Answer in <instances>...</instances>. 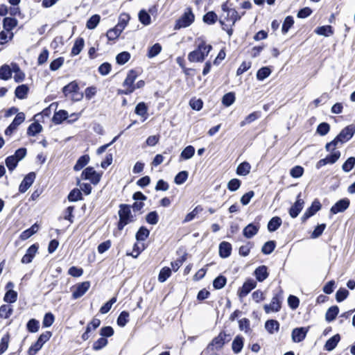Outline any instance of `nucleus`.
Wrapping results in <instances>:
<instances>
[{
    "mask_svg": "<svg viewBox=\"0 0 355 355\" xmlns=\"http://www.w3.org/2000/svg\"><path fill=\"white\" fill-rule=\"evenodd\" d=\"M130 59V54L128 51H123L119 53L116 57L117 64L123 65Z\"/></svg>",
    "mask_w": 355,
    "mask_h": 355,
    "instance_id": "obj_44",
    "label": "nucleus"
},
{
    "mask_svg": "<svg viewBox=\"0 0 355 355\" xmlns=\"http://www.w3.org/2000/svg\"><path fill=\"white\" fill-rule=\"evenodd\" d=\"M349 295V291L343 288H340L336 293V299L337 302H340L345 300Z\"/></svg>",
    "mask_w": 355,
    "mask_h": 355,
    "instance_id": "obj_63",
    "label": "nucleus"
},
{
    "mask_svg": "<svg viewBox=\"0 0 355 355\" xmlns=\"http://www.w3.org/2000/svg\"><path fill=\"white\" fill-rule=\"evenodd\" d=\"M260 117V113L259 112H254L250 114H248L241 123L240 125L243 127L248 124L251 123L252 122L256 121L257 119Z\"/></svg>",
    "mask_w": 355,
    "mask_h": 355,
    "instance_id": "obj_37",
    "label": "nucleus"
},
{
    "mask_svg": "<svg viewBox=\"0 0 355 355\" xmlns=\"http://www.w3.org/2000/svg\"><path fill=\"white\" fill-rule=\"evenodd\" d=\"M171 275V270L168 267L163 268L159 274L158 280L159 282H164Z\"/></svg>",
    "mask_w": 355,
    "mask_h": 355,
    "instance_id": "obj_52",
    "label": "nucleus"
},
{
    "mask_svg": "<svg viewBox=\"0 0 355 355\" xmlns=\"http://www.w3.org/2000/svg\"><path fill=\"white\" fill-rule=\"evenodd\" d=\"M14 36L12 31H7L3 30L0 33V40L1 44H4L11 40Z\"/></svg>",
    "mask_w": 355,
    "mask_h": 355,
    "instance_id": "obj_58",
    "label": "nucleus"
},
{
    "mask_svg": "<svg viewBox=\"0 0 355 355\" xmlns=\"http://www.w3.org/2000/svg\"><path fill=\"white\" fill-rule=\"evenodd\" d=\"M265 328L267 331L271 334L278 331L279 328V324L277 320H269L266 321L265 324Z\"/></svg>",
    "mask_w": 355,
    "mask_h": 355,
    "instance_id": "obj_31",
    "label": "nucleus"
},
{
    "mask_svg": "<svg viewBox=\"0 0 355 355\" xmlns=\"http://www.w3.org/2000/svg\"><path fill=\"white\" fill-rule=\"evenodd\" d=\"M283 301V291L279 290L277 293L274 294L270 303L266 304L263 306V309L266 313H277L280 311L282 308V303Z\"/></svg>",
    "mask_w": 355,
    "mask_h": 355,
    "instance_id": "obj_5",
    "label": "nucleus"
},
{
    "mask_svg": "<svg viewBox=\"0 0 355 355\" xmlns=\"http://www.w3.org/2000/svg\"><path fill=\"white\" fill-rule=\"evenodd\" d=\"M17 25V19L10 17H6L3 19V29L7 31H12Z\"/></svg>",
    "mask_w": 355,
    "mask_h": 355,
    "instance_id": "obj_40",
    "label": "nucleus"
},
{
    "mask_svg": "<svg viewBox=\"0 0 355 355\" xmlns=\"http://www.w3.org/2000/svg\"><path fill=\"white\" fill-rule=\"evenodd\" d=\"M12 306L8 304H3L0 306V318H8L12 314Z\"/></svg>",
    "mask_w": 355,
    "mask_h": 355,
    "instance_id": "obj_38",
    "label": "nucleus"
},
{
    "mask_svg": "<svg viewBox=\"0 0 355 355\" xmlns=\"http://www.w3.org/2000/svg\"><path fill=\"white\" fill-rule=\"evenodd\" d=\"M314 32L318 35L324 37H329L334 33L332 26L329 25L318 27L315 29Z\"/></svg>",
    "mask_w": 355,
    "mask_h": 355,
    "instance_id": "obj_22",
    "label": "nucleus"
},
{
    "mask_svg": "<svg viewBox=\"0 0 355 355\" xmlns=\"http://www.w3.org/2000/svg\"><path fill=\"white\" fill-rule=\"evenodd\" d=\"M107 340L103 337L100 338L93 344L92 348L95 351H98L107 345Z\"/></svg>",
    "mask_w": 355,
    "mask_h": 355,
    "instance_id": "obj_61",
    "label": "nucleus"
},
{
    "mask_svg": "<svg viewBox=\"0 0 355 355\" xmlns=\"http://www.w3.org/2000/svg\"><path fill=\"white\" fill-rule=\"evenodd\" d=\"M85 45V41L83 38L78 37L76 40L73 46L71 49V55H78L81 51L83 50Z\"/></svg>",
    "mask_w": 355,
    "mask_h": 355,
    "instance_id": "obj_26",
    "label": "nucleus"
},
{
    "mask_svg": "<svg viewBox=\"0 0 355 355\" xmlns=\"http://www.w3.org/2000/svg\"><path fill=\"white\" fill-rule=\"evenodd\" d=\"M28 91L29 88L26 85H21L15 89V94L17 98L24 99L26 98Z\"/></svg>",
    "mask_w": 355,
    "mask_h": 355,
    "instance_id": "obj_28",
    "label": "nucleus"
},
{
    "mask_svg": "<svg viewBox=\"0 0 355 355\" xmlns=\"http://www.w3.org/2000/svg\"><path fill=\"white\" fill-rule=\"evenodd\" d=\"M119 216L118 228L119 230H123L125 225L133 221V216L131 214L130 207L127 205H120Z\"/></svg>",
    "mask_w": 355,
    "mask_h": 355,
    "instance_id": "obj_6",
    "label": "nucleus"
},
{
    "mask_svg": "<svg viewBox=\"0 0 355 355\" xmlns=\"http://www.w3.org/2000/svg\"><path fill=\"white\" fill-rule=\"evenodd\" d=\"M25 120V114L23 112L17 113L12 122L10 125L17 130V127L21 124Z\"/></svg>",
    "mask_w": 355,
    "mask_h": 355,
    "instance_id": "obj_48",
    "label": "nucleus"
},
{
    "mask_svg": "<svg viewBox=\"0 0 355 355\" xmlns=\"http://www.w3.org/2000/svg\"><path fill=\"white\" fill-rule=\"evenodd\" d=\"M38 245L37 244H33L27 250L26 254L24 255V257L21 259V263H31L33 258L35 257L36 253L38 250Z\"/></svg>",
    "mask_w": 355,
    "mask_h": 355,
    "instance_id": "obj_16",
    "label": "nucleus"
},
{
    "mask_svg": "<svg viewBox=\"0 0 355 355\" xmlns=\"http://www.w3.org/2000/svg\"><path fill=\"white\" fill-rule=\"evenodd\" d=\"M218 16L213 11L208 12L203 17V21L207 24H214L216 22Z\"/></svg>",
    "mask_w": 355,
    "mask_h": 355,
    "instance_id": "obj_45",
    "label": "nucleus"
},
{
    "mask_svg": "<svg viewBox=\"0 0 355 355\" xmlns=\"http://www.w3.org/2000/svg\"><path fill=\"white\" fill-rule=\"evenodd\" d=\"M339 309L337 306H331L327 311L325 315L326 320L331 322L336 318L338 314Z\"/></svg>",
    "mask_w": 355,
    "mask_h": 355,
    "instance_id": "obj_36",
    "label": "nucleus"
},
{
    "mask_svg": "<svg viewBox=\"0 0 355 355\" xmlns=\"http://www.w3.org/2000/svg\"><path fill=\"white\" fill-rule=\"evenodd\" d=\"M340 340V336L339 334H336L331 338H330L325 343L324 345V349L327 351H331L333 350L338 345Z\"/></svg>",
    "mask_w": 355,
    "mask_h": 355,
    "instance_id": "obj_24",
    "label": "nucleus"
},
{
    "mask_svg": "<svg viewBox=\"0 0 355 355\" xmlns=\"http://www.w3.org/2000/svg\"><path fill=\"white\" fill-rule=\"evenodd\" d=\"M282 220L278 216L272 217L268 224V230L269 232H275L282 225Z\"/></svg>",
    "mask_w": 355,
    "mask_h": 355,
    "instance_id": "obj_30",
    "label": "nucleus"
},
{
    "mask_svg": "<svg viewBox=\"0 0 355 355\" xmlns=\"http://www.w3.org/2000/svg\"><path fill=\"white\" fill-rule=\"evenodd\" d=\"M187 178H188V172H187L185 171H180V173H178L175 175L174 181H175V183L177 184H182L184 182H185V181L187 180Z\"/></svg>",
    "mask_w": 355,
    "mask_h": 355,
    "instance_id": "obj_59",
    "label": "nucleus"
},
{
    "mask_svg": "<svg viewBox=\"0 0 355 355\" xmlns=\"http://www.w3.org/2000/svg\"><path fill=\"white\" fill-rule=\"evenodd\" d=\"M149 234L150 232L147 228L141 227L136 234V239L139 241H145L148 237Z\"/></svg>",
    "mask_w": 355,
    "mask_h": 355,
    "instance_id": "obj_46",
    "label": "nucleus"
},
{
    "mask_svg": "<svg viewBox=\"0 0 355 355\" xmlns=\"http://www.w3.org/2000/svg\"><path fill=\"white\" fill-rule=\"evenodd\" d=\"M254 276L256 277V279L261 282L264 281L268 276V269L266 266H259L255 270H254Z\"/></svg>",
    "mask_w": 355,
    "mask_h": 355,
    "instance_id": "obj_21",
    "label": "nucleus"
},
{
    "mask_svg": "<svg viewBox=\"0 0 355 355\" xmlns=\"http://www.w3.org/2000/svg\"><path fill=\"white\" fill-rule=\"evenodd\" d=\"M197 48L190 52L188 60L191 62H202L212 49L211 44H207L202 38L196 40Z\"/></svg>",
    "mask_w": 355,
    "mask_h": 355,
    "instance_id": "obj_2",
    "label": "nucleus"
},
{
    "mask_svg": "<svg viewBox=\"0 0 355 355\" xmlns=\"http://www.w3.org/2000/svg\"><path fill=\"white\" fill-rule=\"evenodd\" d=\"M294 24V20L292 17L288 16L285 18L284 21L282 25V31L284 34L288 33L289 29L293 26Z\"/></svg>",
    "mask_w": 355,
    "mask_h": 355,
    "instance_id": "obj_54",
    "label": "nucleus"
},
{
    "mask_svg": "<svg viewBox=\"0 0 355 355\" xmlns=\"http://www.w3.org/2000/svg\"><path fill=\"white\" fill-rule=\"evenodd\" d=\"M17 300V293L14 290L6 291L3 297L4 302L7 303H14Z\"/></svg>",
    "mask_w": 355,
    "mask_h": 355,
    "instance_id": "obj_42",
    "label": "nucleus"
},
{
    "mask_svg": "<svg viewBox=\"0 0 355 355\" xmlns=\"http://www.w3.org/2000/svg\"><path fill=\"white\" fill-rule=\"evenodd\" d=\"M259 229V225L250 223L243 229V234L245 238L250 239L257 234Z\"/></svg>",
    "mask_w": 355,
    "mask_h": 355,
    "instance_id": "obj_18",
    "label": "nucleus"
},
{
    "mask_svg": "<svg viewBox=\"0 0 355 355\" xmlns=\"http://www.w3.org/2000/svg\"><path fill=\"white\" fill-rule=\"evenodd\" d=\"M42 130V126L37 122L31 123L27 130V133L30 136H35Z\"/></svg>",
    "mask_w": 355,
    "mask_h": 355,
    "instance_id": "obj_41",
    "label": "nucleus"
},
{
    "mask_svg": "<svg viewBox=\"0 0 355 355\" xmlns=\"http://www.w3.org/2000/svg\"><path fill=\"white\" fill-rule=\"evenodd\" d=\"M271 73V70L268 67H261L257 73V78L259 80H263L268 77Z\"/></svg>",
    "mask_w": 355,
    "mask_h": 355,
    "instance_id": "obj_43",
    "label": "nucleus"
},
{
    "mask_svg": "<svg viewBox=\"0 0 355 355\" xmlns=\"http://www.w3.org/2000/svg\"><path fill=\"white\" fill-rule=\"evenodd\" d=\"M349 203L350 202L349 199H341L331 207L330 211L334 214H338V212H343L349 207Z\"/></svg>",
    "mask_w": 355,
    "mask_h": 355,
    "instance_id": "obj_14",
    "label": "nucleus"
},
{
    "mask_svg": "<svg viewBox=\"0 0 355 355\" xmlns=\"http://www.w3.org/2000/svg\"><path fill=\"white\" fill-rule=\"evenodd\" d=\"M79 89L78 83L76 81H72L67 85L64 87L63 93L65 96H68L72 94H76Z\"/></svg>",
    "mask_w": 355,
    "mask_h": 355,
    "instance_id": "obj_25",
    "label": "nucleus"
},
{
    "mask_svg": "<svg viewBox=\"0 0 355 355\" xmlns=\"http://www.w3.org/2000/svg\"><path fill=\"white\" fill-rule=\"evenodd\" d=\"M100 21V16L98 15H94L92 16L87 21L86 26L89 29H94L96 27Z\"/></svg>",
    "mask_w": 355,
    "mask_h": 355,
    "instance_id": "obj_57",
    "label": "nucleus"
},
{
    "mask_svg": "<svg viewBox=\"0 0 355 355\" xmlns=\"http://www.w3.org/2000/svg\"><path fill=\"white\" fill-rule=\"evenodd\" d=\"M355 165V157H349L342 166V169L345 173L349 172Z\"/></svg>",
    "mask_w": 355,
    "mask_h": 355,
    "instance_id": "obj_55",
    "label": "nucleus"
},
{
    "mask_svg": "<svg viewBox=\"0 0 355 355\" xmlns=\"http://www.w3.org/2000/svg\"><path fill=\"white\" fill-rule=\"evenodd\" d=\"M321 209V204L318 200H315L311 206L306 209L305 213L302 216L303 220H305L313 216L317 211H318Z\"/></svg>",
    "mask_w": 355,
    "mask_h": 355,
    "instance_id": "obj_17",
    "label": "nucleus"
},
{
    "mask_svg": "<svg viewBox=\"0 0 355 355\" xmlns=\"http://www.w3.org/2000/svg\"><path fill=\"white\" fill-rule=\"evenodd\" d=\"M330 130V125L327 123H321L318 125L316 132L321 136L326 135Z\"/></svg>",
    "mask_w": 355,
    "mask_h": 355,
    "instance_id": "obj_64",
    "label": "nucleus"
},
{
    "mask_svg": "<svg viewBox=\"0 0 355 355\" xmlns=\"http://www.w3.org/2000/svg\"><path fill=\"white\" fill-rule=\"evenodd\" d=\"M257 286V283L253 279H248L239 290L238 295L239 297H245L252 289Z\"/></svg>",
    "mask_w": 355,
    "mask_h": 355,
    "instance_id": "obj_12",
    "label": "nucleus"
},
{
    "mask_svg": "<svg viewBox=\"0 0 355 355\" xmlns=\"http://www.w3.org/2000/svg\"><path fill=\"white\" fill-rule=\"evenodd\" d=\"M300 193L297 197V200L289 209V214L292 218H296L303 209L304 202L300 198Z\"/></svg>",
    "mask_w": 355,
    "mask_h": 355,
    "instance_id": "obj_15",
    "label": "nucleus"
},
{
    "mask_svg": "<svg viewBox=\"0 0 355 355\" xmlns=\"http://www.w3.org/2000/svg\"><path fill=\"white\" fill-rule=\"evenodd\" d=\"M12 72L15 73L14 80L15 82L20 83L24 80V73L20 69L19 67L14 62H12Z\"/></svg>",
    "mask_w": 355,
    "mask_h": 355,
    "instance_id": "obj_27",
    "label": "nucleus"
},
{
    "mask_svg": "<svg viewBox=\"0 0 355 355\" xmlns=\"http://www.w3.org/2000/svg\"><path fill=\"white\" fill-rule=\"evenodd\" d=\"M148 110L146 104L144 102H140L136 105L135 112L137 115L143 118V121H145L148 116Z\"/></svg>",
    "mask_w": 355,
    "mask_h": 355,
    "instance_id": "obj_19",
    "label": "nucleus"
},
{
    "mask_svg": "<svg viewBox=\"0 0 355 355\" xmlns=\"http://www.w3.org/2000/svg\"><path fill=\"white\" fill-rule=\"evenodd\" d=\"M334 150L335 149L330 150L329 152H331V153L325 157L329 164H334L340 157V152Z\"/></svg>",
    "mask_w": 355,
    "mask_h": 355,
    "instance_id": "obj_49",
    "label": "nucleus"
},
{
    "mask_svg": "<svg viewBox=\"0 0 355 355\" xmlns=\"http://www.w3.org/2000/svg\"><path fill=\"white\" fill-rule=\"evenodd\" d=\"M221 8L223 13L219 22L223 30L227 32L229 37H231L233 33L232 26L241 19V16L235 9L230 8L227 3H223Z\"/></svg>",
    "mask_w": 355,
    "mask_h": 355,
    "instance_id": "obj_1",
    "label": "nucleus"
},
{
    "mask_svg": "<svg viewBox=\"0 0 355 355\" xmlns=\"http://www.w3.org/2000/svg\"><path fill=\"white\" fill-rule=\"evenodd\" d=\"M194 147L192 146H188L182 151L180 154V158L184 160L189 159L194 155Z\"/></svg>",
    "mask_w": 355,
    "mask_h": 355,
    "instance_id": "obj_39",
    "label": "nucleus"
},
{
    "mask_svg": "<svg viewBox=\"0 0 355 355\" xmlns=\"http://www.w3.org/2000/svg\"><path fill=\"white\" fill-rule=\"evenodd\" d=\"M35 179V174L34 173H30L26 175L19 187V191L21 193L26 192L33 184Z\"/></svg>",
    "mask_w": 355,
    "mask_h": 355,
    "instance_id": "obj_13",
    "label": "nucleus"
},
{
    "mask_svg": "<svg viewBox=\"0 0 355 355\" xmlns=\"http://www.w3.org/2000/svg\"><path fill=\"white\" fill-rule=\"evenodd\" d=\"M129 19H130L129 15L123 13L120 15L119 23L116 26H118L122 31H123L125 27L126 26Z\"/></svg>",
    "mask_w": 355,
    "mask_h": 355,
    "instance_id": "obj_60",
    "label": "nucleus"
},
{
    "mask_svg": "<svg viewBox=\"0 0 355 355\" xmlns=\"http://www.w3.org/2000/svg\"><path fill=\"white\" fill-rule=\"evenodd\" d=\"M10 343V336L8 334L4 335L0 343V355L3 354L8 349Z\"/></svg>",
    "mask_w": 355,
    "mask_h": 355,
    "instance_id": "obj_50",
    "label": "nucleus"
},
{
    "mask_svg": "<svg viewBox=\"0 0 355 355\" xmlns=\"http://www.w3.org/2000/svg\"><path fill=\"white\" fill-rule=\"evenodd\" d=\"M137 73L135 71H130L123 83V89H119L118 94L125 95L132 94L135 90V86L134 85V83L137 78Z\"/></svg>",
    "mask_w": 355,
    "mask_h": 355,
    "instance_id": "obj_7",
    "label": "nucleus"
},
{
    "mask_svg": "<svg viewBox=\"0 0 355 355\" xmlns=\"http://www.w3.org/2000/svg\"><path fill=\"white\" fill-rule=\"evenodd\" d=\"M122 31H123L121 29H120L118 26H116L114 28L107 31V37L109 40H114L120 35Z\"/></svg>",
    "mask_w": 355,
    "mask_h": 355,
    "instance_id": "obj_51",
    "label": "nucleus"
},
{
    "mask_svg": "<svg viewBox=\"0 0 355 355\" xmlns=\"http://www.w3.org/2000/svg\"><path fill=\"white\" fill-rule=\"evenodd\" d=\"M39 230V226L35 223L31 226V228L22 232L20 235V239L23 241L28 239L32 235L35 234Z\"/></svg>",
    "mask_w": 355,
    "mask_h": 355,
    "instance_id": "obj_34",
    "label": "nucleus"
},
{
    "mask_svg": "<svg viewBox=\"0 0 355 355\" xmlns=\"http://www.w3.org/2000/svg\"><path fill=\"white\" fill-rule=\"evenodd\" d=\"M90 282L88 281L78 283L74 285L72 289V297L78 299L83 296L90 288Z\"/></svg>",
    "mask_w": 355,
    "mask_h": 355,
    "instance_id": "obj_9",
    "label": "nucleus"
},
{
    "mask_svg": "<svg viewBox=\"0 0 355 355\" xmlns=\"http://www.w3.org/2000/svg\"><path fill=\"white\" fill-rule=\"evenodd\" d=\"M162 51V46L159 44L157 43L152 46L148 51V57L149 58H153L157 55Z\"/></svg>",
    "mask_w": 355,
    "mask_h": 355,
    "instance_id": "obj_53",
    "label": "nucleus"
},
{
    "mask_svg": "<svg viewBox=\"0 0 355 355\" xmlns=\"http://www.w3.org/2000/svg\"><path fill=\"white\" fill-rule=\"evenodd\" d=\"M354 133L355 125H347L341 130L333 141L326 144V150L330 151L335 149L336 146L346 143L353 137Z\"/></svg>",
    "mask_w": 355,
    "mask_h": 355,
    "instance_id": "obj_3",
    "label": "nucleus"
},
{
    "mask_svg": "<svg viewBox=\"0 0 355 355\" xmlns=\"http://www.w3.org/2000/svg\"><path fill=\"white\" fill-rule=\"evenodd\" d=\"M68 117V113L65 110H59L55 112L53 116V121L55 124L61 123L64 120L67 119Z\"/></svg>",
    "mask_w": 355,
    "mask_h": 355,
    "instance_id": "obj_35",
    "label": "nucleus"
},
{
    "mask_svg": "<svg viewBox=\"0 0 355 355\" xmlns=\"http://www.w3.org/2000/svg\"><path fill=\"white\" fill-rule=\"evenodd\" d=\"M225 334L220 333L218 336L214 338L211 343L208 345L207 350L214 352L218 349H220L225 343Z\"/></svg>",
    "mask_w": 355,
    "mask_h": 355,
    "instance_id": "obj_10",
    "label": "nucleus"
},
{
    "mask_svg": "<svg viewBox=\"0 0 355 355\" xmlns=\"http://www.w3.org/2000/svg\"><path fill=\"white\" fill-rule=\"evenodd\" d=\"M243 347V338L240 336H236L234 339L232 348L234 353H239Z\"/></svg>",
    "mask_w": 355,
    "mask_h": 355,
    "instance_id": "obj_32",
    "label": "nucleus"
},
{
    "mask_svg": "<svg viewBox=\"0 0 355 355\" xmlns=\"http://www.w3.org/2000/svg\"><path fill=\"white\" fill-rule=\"evenodd\" d=\"M234 101L235 94L233 92H229L225 94L222 98V103L226 107L232 105L234 103Z\"/></svg>",
    "mask_w": 355,
    "mask_h": 355,
    "instance_id": "obj_47",
    "label": "nucleus"
},
{
    "mask_svg": "<svg viewBox=\"0 0 355 355\" xmlns=\"http://www.w3.org/2000/svg\"><path fill=\"white\" fill-rule=\"evenodd\" d=\"M195 20V15L191 8H187L181 17L176 21L175 30H179L191 26Z\"/></svg>",
    "mask_w": 355,
    "mask_h": 355,
    "instance_id": "obj_4",
    "label": "nucleus"
},
{
    "mask_svg": "<svg viewBox=\"0 0 355 355\" xmlns=\"http://www.w3.org/2000/svg\"><path fill=\"white\" fill-rule=\"evenodd\" d=\"M232 246L230 243L223 241L219 245V254L223 258L228 257L231 254Z\"/></svg>",
    "mask_w": 355,
    "mask_h": 355,
    "instance_id": "obj_23",
    "label": "nucleus"
},
{
    "mask_svg": "<svg viewBox=\"0 0 355 355\" xmlns=\"http://www.w3.org/2000/svg\"><path fill=\"white\" fill-rule=\"evenodd\" d=\"M129 313L126 311H122L117 319V324L120 327H125L128 322Z\"/></svg>",
    "mask_w": 355,
    "mask_h": 355,
    "instance_id": "obj_62",
    "label": "nucleus"
},
{
    "mask_svg": "<svg viewBox=\"0 0 355 355\" xmlns=\"http://www.w3.org/2000/svg\"><path fill=\"white\" fill-rule=\"evenodd\" d=\"M83 179L89 180L93 184H97L101 178V175L96 172L92 167H87L82 173Z\"/></svg>",
    "mask_w": 355,
    "mask_h": 355,
    "instance_id": "obj_8",
    "label": "nucleus"
},
{
    "mask_svg": "<svg viewBox=\"0 0 355 355\" xmlns=\"http://www.w3.org/2000/svg\"><path fill=\"white\" fill-rule=\"evenodd\" d=\"M89 162V157L87 155H84L79 157L76 164L73 166V169L76 171H80L84 166H85Z\"/></svg>",
    "mask_w": 355,
    "mask_h": 355,
    "instance_id": "obj_33",
    "label": "nucleus"
},
{
    "mask_svg": "<svg viewBox=\"0 0 355 355\" xmlns=\"http://www.w3.org/2000/svg\"><path fill=\"white\" fill-rule=\"evenodd\" d=\"M308 331L309 328L307 327L295 328L291 333L292 340L294 343L302 342L306 338Z\"/></svg>",
    "mask_w": 355,
    "mask_h": 355,
    "instance_id": "obj_11",
    "label": "nucleus"
},
{
    "mask_svg": "<svg viewBox=\"0 0 355 355\" xmlns=\"http://www.w3.org/2000/svg\"><path fill=\"white\" fill-rule=\"evenodd\" d=\"M250 164L247 162H243L238 166L236 173L239 175L245 176L250 173Z\"/></svg>",
    "mask_w": 355,
    "mask_h": 355,
    "instance_id": "obj_29",
    "label": "nucleus"
},
{
    "mask_svg": "<svg viewBox=\"0 0 355 355\" xmlns=\"http://www.w3.org/2000/svg\"><path fill=\"white\" fill-rule=\"evenodd\" d=\"M26 327L28 331L35 333L38 331L40 328L39 321L35 319H31L28 322Z\"/></svg>",
    "mask_w": 355,
    "mask_h": 355,
    "instance_id": "obj_56",
    "label": "nucleus"
},
{
    "mask_svg": "<svg viewBox=\"0 0 355 355\" xmlns=\"http://www.w3.org/2000/svg\"><path fill=\"white\" fill-rule=\"evenodd\" d=\"M12 63L10 65L3 64L0 67V79L7 80L12 77Z\"/></svg>",
    "mask_w": 355,
    "mask_h": 355,
    "instance_id": "obj_20",
    "label": "nucleus"
}]
</instances>
